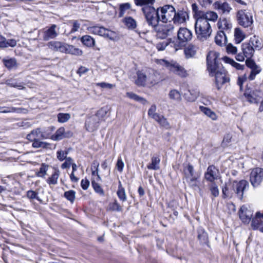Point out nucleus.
I'll list each match as a JSON object with an SVG mask.
<instances>
[{"label":"nucleus","mask_w":263,"mask_h":263,"mask_svg":"<svg viewBox=\"0 0 263 263\" xmlns=\"http://www.w3.org/2000/svg\"><path fill=\"white\" fill-rule=\"evenodd\" d=\"M58 121L60 123H65L70 118V115L68 113H59L57 115Z\"/></svg>","instance_id":"nucleus-55"},{"label":"nucleus","mask_w":263,"mask_h":263,"mask_svg":"<svg viewBox=\"0 0 263 263\" xmlns=\"http://www.w3.org/2000/svg\"><path fill=\"white\" fill-rule=\"evenodd\" d=\"M198 176H193L192 177L189 178L188 179H185L187 183L189 184V186L191 187L192 189L195 190L196 188H199V186L198 184Z\"/></svg>","instance_id":"nucleus-45"},{"label":"nucleus","mask_w":263,"mask_h":263,"mask_svg":"<svg viewBox=\"0 0 263 263\" xmlns=\"http://www.w3.org/2000/svg\"><path fill=\"white\" fill-rule=\"evenodd\" d=\"M200 18L208 22L209 21L215 22L218 18V15L217 13L214 11H203L202 14H201Z\"/></svg>","instance_id":"nucleus-29"},{"label":"nucleus","mask_w":263,"mask_h":263,"mask_svg":"<svg viewBox=\"0 0 263 263\" xmlns=\"http://www.w3.org/2000/svg\"><path fill=\"white\" fill-rule=\"evenodd\" d=\"M188 17V13L185 11L178 10L177 12L175 11L173 21L174 24L179 25L185 23L186 21V18Z\"/></svg>","instance_id":"nucleus-19"},{"label":"nucleus","mask_w":263,"mask_h":263,"mask_svg":"<svg viewBox=\"0 0 263 263\" xmlns=\"http://www.w3.org/2000/svg\"><path fill=\"white\" fill-rule=\"evenodd\" d=\"M160 159L158 157L153 156L152 158V162L147 165L148 170H158L159 168V164Z\"/></svg>","instance_id":"nucleus-41"},{"label":"nucleus","mask_w":263,"mask_h":263,"mask_svg":"<svg viewBox=\"0 0 263 263\" xmlns=\"http://www.w3.org/2000/svg\"><path fill=\"white\" fill-rule=\"evenodd\" d=\"M227 62L231 64L232 66L236 68L238 70H242L244 68V65H241L235 61H234L233 59H231L229 58H227Z\"/></svg>","instance_id":"nucleus-62"},{"label":"nucleus","mask_w":263,"mask_h":263,"mask_svg":"<svg viewBox=\"0 0 263 263\" xmlns=\"http://www.w3.org/2000/svg\"><path fill=\"white\" fill-rule=\"evenodd\" d=\"M81 42L86 46L88 47H93L95 45V40L89 35L82 36L80 39Z\"/></svg>","instance_id":"nucleus-35"},{"label":"nucleus","mask_w":263,"mask_h":263,"mask_svg":"<svg viewBox=\"0 0 263 263\" xmlns=\"http://www.w3.org/2000/svg\"><path fill=\"white\" fill-rule=\"evenodd\" d=\"M100 121L97 116L92 115L87 118L85 123V126L87 131L92 132L98 129L100 125Z\"/></svg>","instance_id":"nucleus-12"},{"label":"nucleus","mask_w":263,"mask_h":263,"mask_svg":"<svg viewBox=\"0 0 263 263\" xmlns=\"http://www.w3.org/2000/svg\"><path fill=\"white\" fill-rule=\"evenodd\" d=\"M135 4L137 6L142 7H153L155 3V0H134Z\"/></svg>","instance_id":"nucleus-38"},{"label":"nucleus","mask_w":263,"mask_h":263,"mask_svg":"<svg viewBox=\"0 0 263 263\" xmlns=\"http://www.w3.org/2000/svg\"><path fill=\"white\" fill-rule=\"evenodd\" d=\"M263 179V168L256 167L252 170L250 174V179L254 187L257 186Z\"/></svg>","instance_id":"nucleus-10"},{"label":"nucleus","mask_w":263,"mask_h":263,"mask_svg":"<svg viewBox=\"0 0 263 263\" xmlns=\"http://www.w3.org/2000/svg\"><path fill=\"white\" fill-rule=\"evenodd\" d=\"M131 8V5L129 3H126L124 4H121L120 5L119 7V17H122L124 16L125 11L127 10L130 9Z\"/></svg>","instance_id":"nucleus-53"},{"label":"nucleus","mask_w":263,"mask_h":263,"mask_svg":"<svg viewBox=\"0 0 263 263\" xmlns=\"http://www.w3.org/2000/svg\"><path fill=\"white\" fill-rule=\"evenodd\" d=\"M162 62L166 67L168 68L171 71L174 72L176 75L181 78H185L187 76L186 70L177 63L174 62H169L164 60H163Z\"/></svg>","instance_id":"nucleus-8"},{"label":"nucleus","mask_w":263,"mask_h":263,"mask_svg":"<svg viewBox=\"0 0 263 263\" xmlns=\"http://www.w3.org/2000/svg\"><path fill=\"white\" fill-rule=\"evenodd\" d=\"M91 184L95 191L101 196H104V191L99 183L96 182L95 180L91 181Z\"/></svg>","instance_id":"nucleus-49"},{"label":"nucleus","mask_w":263,"mask_h":263,"mask_svg":"<svg viewBox=\"0 0 263 263\" xmlns=\"http://www.w3.org/2000/svg\"><path fill=\"white\" fill-rule=\"evenodd\" d=\"M65 44L58 41H51L48 43V47L54 51L64 52Z\"/></svg>","instance_id":"nucleus-33"},{"label":"nucleus","mask_w":263,"mask_h":263,"mask_svg":"<svg viewBox=\"0 0 263 263\" xmlns=\"http://www.w3.org/2000/svg\"><path fill=\"white\" fill-rule=\"evenodd\" d=\"M245 96L250 103L258 104L263 97V92L259 89H255L250 93H245Z\"/></svg>","instance_id":"nucleus-17"},{"label":"nucleus","mask_w":263,"mask_h":263,"mask_svg":"<svg viewBox=\"0 0 263 263\" xmlns=\"http://www.w3.org/2000/svg\"><path fill=\"white\" fill-rule=\"evenodd\" d=\"M87 29L89 32L94 34L99 35L110 40L113 39L110 35V30L103 27L93 26L89 27Z\"/></svg>","instance_id":"nucleus-11"},{"label":"nucleus","mask_w":263,"mask_h":263,"mask_svg":"<svg viewBox=\"0 0 263 263\" xmlns=\"http://www.w3.org/2000/svg\"><path fill=\"white\" fill-rule=\"evenodd\" d=\"M65 128L64 127L59 128L55 134L52 136V139L54 140L58 141L64 138Z\"/></svg>","instance_id":"nucleus-48"},{"label":"nucleus","mask_w":263,"mask_h":263,"mask_svg":"<svg viewBox=\"0 0 263 263\" xmlns=\"http://www.w3.org/2000/svg\"><path fill=\"white\" fill-rule=\"evenodd\" d=\"M234 37L236 43L239 44L245 39L246 35L240 28H236L234 31Z\"/></svg>","instance_id":"nucleus-39"},{"label":"nucleus","mask_w":263,"mask_h":263,"mask_svg":"<svg viewBox=\"0 0 263 263\" xmlns=\"http://www.w3.org/2000/svg\"><path fill=\"white\" fill-rule=\"evenodd\" d=\"M251 226L254 230H259L263 232V214L257 212L255 216L252 219Z\"/></svg>","instance_id":"nucleus-18"},{"label":"nucleus","mask_w":263,"mask_h":263,"mask_svg":"<svg viewBox=\"0 0 263 263\" xmlns=\"http://www.w3.org/2000/svg\"><path fill=\"white\" fill-rule=\"evenodd\" d=\"M213 7L214 9L217 10L219 13L226 15L229 14L232 10L231 5L228 2H222L220 1H216L213 4Z\"/></svg>","instance_id":"nucleus-14"},{"label":"nucleus","mask_w":263,"mask_h":263,"mask_svg":"<svg viewBox=\"0 0 263 263\" xmlns=\"http://www.w3.org/2000/svg\"><path fill=\"white\" fill-rule=\"evenodd\" d=\"M217 25L219 29H222L223 31L224 30L226 31H227L228 33L229 32L232 27L230 21L228 20L226 18H220L217 23Z\"/></svg>","instance_id":"nucleus-25"},{"label":"nucleus","mask_w":263,"mask_h":263,"mask_svg":"<svg viewBox=\"0 0 263 263\" xmlns=\"http://www.w3.org/2000/svg\"><path fill=\"white\" fill-rule=\"evenodd\" d=\"M197 238L199 240L200 243L202 245H206L209 246V241L208 233L205 232L204 229L199 227L197 229Z\"/></svg>","instance_id":"nucleus-21"},{"label":"nucleus","mask_w":263,"mask_h":263,"mask_svg":"<svg viewBox=\"0 0 263 263\" xmlns=\"http://www.w3.org/2000/svg\"><path fill=\"white\" fill-rule=\"evenodd\" d=\"M199 92L196 90H187L184 93V97L186 100L193 102L198 97Z\"/></svg>","instance_id":"nucleus-34"},{"label":"nucleus","mask_w":263,"mask_h":263,"mask_svg":"<svg viewBox=\"0 0 263 263\" xmlns=\"http://www.w3.org/2000/svg\"><path fill=\"white\" fill-rule=\"evenodd\" d=\"M156 32V36L160 39H165L168 36L171 35L174 30L173 25L168 24L158 25L153 27Z\"/></svg>","instance_id":"nucleus-7"},{"label":"nucleus","mask_w":263,"mask_h":263,"mask_svg":"<svg viewBox=\"0 0 263 263\" xmlns=\"http://www.w3.org/2000/svg\"><path fill=\"white\" fill-rule=\"evenodd\" d=\"M109 208L112 211L120 212L122 210L121 206L118 203L117 200H115L114 202L110 203Z\"/></svg>","instance_id":"nucleus-63"},{"label":"nucleus","mask_w":263,"mask_h":263,"mask_svg":"<svg viewBox=\"0 0 263 263\" xmlns=\"http://www.w3.org/2000/svg\"><path fill=\"white\" fill-rule=\"evenodd\" d=\"M200 109L204 114L211 118L212 120L216 119L215 113L210 108L204 106H200Z\"/></svg>","instance_id":"nucleus-44"},{"label":"nucleus","mask_w":263,"mask_h":263,"mask_svg":"<svg viewBox=\"0 0 263 263\" xmlns=\"http://www.w3.org/2000/svg\"><path fill=\"white\" fill-rule=\"evenodd\" d=\"M155 120L157 121L161 126L166 129H169L171 128L168 122L163 116L159 115L158 118L156 119Z\"/></svg>","instance_id":"nucleus-42"},{"label":"nucleus","mask_w":263,"mask_h":263,"mask_svg":"<svg viewBox=\"0 0 263 263\" xmlns=\"http://www.w3.org/2000/svg\"><path fill=\"white\" fill-rule=\"evenodd\" d=\"M183 174L185 179L192 177L193 176H196L194 173L193 166L191 164H188L186 166H184L183 168Z\"/></svg>","instance_id":"nucleus-36"},{"label":"nucleus","mask_w":263,"mask_h":263,"mask_svg":"<svg viewBox=\"0 0 263 263\" xmlns=\"http://www.w3.org/2000/svg\"><path fill=\"white\" fill-rule=\"evenodd\" d=\"M142 11L149 26L154 27L158 25L159 21H160L159 8L155 9L154 6L146 7L142 8Z\"/></svg>","instance_id":"nucleus-3"},{"label":"nucleus","mask_w":263,"mask_h":263,"mask_svg":"<svg viewBox=\"0 0 263 263\" xmlns=\"http://www.w3.org/2000/svg\"><path fill=\"white\" fill-rule=\"evenodd\" d=\"M169 97L170 99L176 101H179L181 99L180 92L176 89L170 91Z\"/></svg>","instance_id":"nucleus-56"},{"label":"nucleus","mask_w":263,"mask_h":263,"mask_svg":"<svg viewBox=\"0 0 263 263\" xmlns=\"http://www.w3.org/2000/svg\"><path fill=\"white\" fill-rule=\"evenodd\" d=\"M239 215L243 222L248 223L253 216V211L250 206L243 205L239 210Z\"/></svg>","instance_id":"nucleus-13"},{"label":"nucleus","mask_w":263,"mask_h":263,"mask_svg":"<svg viewBox=\"0 0 263 263\" xmlns=\"http://www.w3.org/2000/svg\"><path fill=\"white\" fill-rule=\"evenodd\" d=\"M248 42L254 50H259L263 47L262 40L258 36L251 37Z\"/></svg>","instance_id":"nucleus-23"},{"label":"nucleus","mask_w":263,"mask_h":263,"mask_svg":"<svg viewBox=\"0 0 263 263\" xmlns=\"http://www.w3.org/2000/svg\"><path fill=\"white\" fill-rule=\"evenodd\" d=\"M251 71L249 76V79L250 80H253L255 79L256 75L260 72L261 69L256 64L255 67L254 66L253 68H251Z\"/></svg>","instance_id":"nucleus-58"},{"label":"nucleus","mask_w":263,"mask_h":263,"mask_svg":"<svg viewBox=\"0 0 263 263\" xmlns=\"http://www.w3.org/2000/svg\"><path fill=\"white\" fill-rule=\"evenodd\" d=\"M5 66L9 69H16L18 67L17 60L14 58H5L3 60Z\"/></svg>","instance_id":"nucleus-28"},{"label":"nucleus","mask_w":263,"mask_h":263,"mask_svg":"<svg viewBox=\"0 0 263 263\" xmlns=\"http://www.w3.org/2000/svg\"><path fill=\"white\" fill-rule=\"evenodd\" d=\"M123 22L129 29L133 30L137 27L136 21L130 16L125 17L123 20Z\"/></svg>","instance_id":"nucleus-40"},{"label":"nucleus","mask_w":263,"mask_h":263,"mask_svg":"<svg viewBox=\"0 0 263 263\" xmlns=\"http://www.w3.org/2000/svg\"><path fill=\"white\" fill-rule=\"evenodd\" d=\"M117 194L119 199L122 202H124L126 200L127 197L124 188L122 186L121 182L120 181H119Z\"/></svg>","instance_id":"nucleus-37"},{"label":"nucleus","mask_w":263,"mask_h":263,"mask_svg":"<svg viewBox=\"0 0 263 263\" xmlns=\"http://www.w3.org/2000/svg\"><path fill=\"white\" fill-rule=\"evenodd\" d=\"M227 39L224 32L223 30L218 31L215 37V42L216 44L220 46L226 44Z\"/></svg>","instance_id":"nucleus-30"},{"label":"nucleus","mask_w":263,"mask_h":263,"mask_svg":"<svg viewBox=\"0 0 263 263\" xmlns=\"http://www.w3.org/2000/svg\"><path fill=\"white\" fill-rule=\"evenodd\" d=\"M147 84L151 85H155L158 82V79H157V73L154 72L149 73L147 76Z\"/></svg>","instance_id":"nucleus-59"},{"label":"nucleus","mask_w":263,"mask_h":263,"mask_svg":"<svg viewBox=\"0 0 263 263\" xmlns=\"http://www.w3.org/2000/svg\"><path fill=\"white\" fill-rule=\"evenodd\" d=\"M193 37L192 31L186 28H180L178 31L177 37L179 43H185L190 41Z\"/></svg>","instance_id":"nucleus-15"},{"label":"nucleus","mask_w":263,"mask_h":263,"mask_svg":"<svg viewBox=\"0 0 263 263\" xmlns=\"http://www.w3.org/2000/svg\"><path fill=\"white\" fill-rule=\"evenodd\" d=\"M48 168V165H46L45 163H42L41 167L40 168V171L36 173V176L43 178L45 177V176L46 175Z\"/></svg>","instance_id":"nucleus-57"},{"label":"nucleus","mask_w":263,"mask_h":263,"mask_svg":"<svg viewBox=\"0 0 263 263\" xmlns=\"http://www.w3.org/2000/svg\"><path fill=\"white\" fill-rule=\"evenodd\" d=\"M194 27L197 38L201 41L206 40L212 32L209 23L201 18L196 20Z\"/></svg>","instance_id":"nucleus-1"},{"label":"nucleus","mask_w":263,"mask_h":263,"mask_svg":"<svg viewBox=\"0 0 263 263\" xmlns=\"http://www.w3.org/2000/svg\"><path fill=\"white\" fill-rule=\"evenodd\" d=\"M236 18L238 24L245 28L250 27L253 23L252 13L246 10L238 11Z\"/></svg>","instance_id":"nucleus-5"},{"label":"nucleus","mask_w":263,"mask_h":263,"mask_svg":"<svg viewBox=\"0 0 263 263\" xmlns=\"http://www.w3.org/2000/svg\"><path fill=\"white\" fill-rule=\"evenodd\" d=\"M60 175V171L55 170L51 176L47 180V182L49 184L55 185L57 184L58 179Z\"/></svg>","instance_id":"nucleus-43"},{"label":"nucleus","mask_w":263,"mask_h":263,"mask_svg":"<svg viewBox=\"0 0 263 263\" xmlns=\"http://www.w3.org/2000/svg\"><path fill=\"white\" fill-rule=\"evenodd\" d=\"M126 95L130 99H133L137 102H139L143 104H145L146 103V100L144 98L141 97L133 92H127Z\"/></svg>","instance_id":"nucleus-46"},{"label":"nucleus","mask_w":263,"mask_h":263,"mask_svg":"<svg viewBox=\"0 0 263 263\" xmlns=\"http://www.w3.org/2000/svg\"><path fill=\"white\" fill-rule=\"evenodd\" d=\"M137 79L135 80V84L140 86H144L147 84V76L141 71L137 73Z\"/></svg>","instance_id":"nucleus-31"},{"label":"nucleus","mask_w":263,"mask_h":263,"mask_svg":"<svg viewBox=\"0 0 263 263\" xmlns=\"http://www.w3.org/2000/svg\"><path fill=\"white\" fill-rule=\"evenodd\" d=\"M108 110L106 107H102L97 111L94 116H97L99 119L100 122L105 120V118L107 115Z\"/></svg>","instance_id":"nucleus-47"},{"label":"nucleus","mask_w":263,"mask_h":263,"mask_svg":"<svg viewBox=\"0 0 263 263\" xmlns=\"http://www.w3.org/2000/svg\"><path fill=\"white\" fill-rule=\"evenodd\" d=\"M211 184L209 186V189L211 192V195L213 197H217L219 196V191L217 185L215 182H211Z\"/></svg>","instance_id":"nucleus-51"},{"label":"nucleus","mask_w":263,"mask_h":263,"mask_svg":"<svg viewBox=\"0 0 263 263\" xmlns=\"http://www.w3.org/2000/svg\"><path fill=\"white\" fill-rule=\"evenodd\" d=\"M161 14H160V21L163 23L167 21H173L175 14V9L172 5H165L163 7H159Z\"/></svg>","instance_id":"nucleus-6"},{"label":"nucleus","mask_w":263,"mask_h":263,"mask_svg":"<svg viewBox=\"0 0 263 263\" xmlns=\"http://www.w3.org/2000/svg\"><path fill=\"white\" fill-rule=\"evenodd\" d=\"M219 170L214 165H211L208 166L204 173V178L206 181L213 182L218 178Z\"/></svg>","instance_id":"nucleus-16"},{"label":"nucleus","mask_w":263,"mask_h":263,"mask_svg":"<svg viewBox=\"0 0 263 263\" xmlns=\"http://www.w3.org/2000/svg\"><path fill=\"white\" fill-rule=\"evenodd\" d=\"M192 8L195 20L200 18L201 14H202L203 11L198 10V6L196 3H194L192 5Z\"/></svg>","instance_id":"nucleus-52"},{"label":"nucleus","mask_w":263,"mask_h":263,"mask_svg":"<svg viewBox=\"0 0 263 263\" xmlns=\"http://www.w3.org/2000/svg\"><path fill=\"white\" fill-rule=\"evenodd\" d=\"M64 197L71 203H73L76 198V192L73 190L66 191L64 194Z\"/></svg>","instance_id":"nucleus-50"},{"label":"nucleus","mask_w":263,"mask_h":263,"mask_svg":"<svg viewBox=\"0 0 263 263\" xmlns=\"http://www.w3.org/2000/svg\"><path fill=\"white\" fill-rule=\"evenodd\" d=\"M40 139H35L32 143V146L34 148H47L50 145L49 143L40 141Z\"/></svg>","instance_id":"nucleus-54"},{"label":"nucleus","mask_w":263,"mask_h":263,"mask_svg":"<svg viewBox=\"0 0 263 263\" xmlns=\"http://www.w3.org/2000/svg\"><path fill=\"white\" fill-rule=\"evenodd\" d=\"M170 41H163L158 43L156 45L157 49L159 51H162L165 49V47L168 45H170L171 47H173L175 48V51L179 49L182 45L180 43L177 44L174 41H171V39H169Z\"/></svg>","instance_id":"nucleus-22"},{"label":"nucleus","mask_w":263,"mask_h":263,"mask_svg":"<svg viewBox=\"0 0 263 263\" xmlns=\"http://www.w3.org/2000/svg\"><path fill=\"white\" fill-rule=\"evenodd\" d=\"M57 25L52 24L48 29L44 31L43 39L44 41H48L50 39L55 38L58 34L55 31Z\"/></svg>","instance_id":"nucleus-20"},{"label":"nucleus","mask_w":263,"mask_h":263,"mask_svg":"<svg viewBox=\"0 0 263 263\" xmlns=\"http://www.w3.org/2000/svg\"><path fill=\"white\" fill-rule=\"evenodd\" d=\"M72 161L73 159L71 157L66 158L65 162L61 165V168L63 169L69 168Z\"/></svg>","instance_id":"nucleus-64"},{"label":"nucleus","mask_w":263,"mask_h":263,"mask_svg":"<svg viewBox=\"0 0 263 263\" xmlns=\"http://www.w3.org/2000/svg\"><path fill=\"white\" fill-rule=\"evenodd\" d=\"M21 108H15L14 107H0V112L2 113H7L11 112L16 111L17 112H20Z\"/></svg>","instance_id":"nucleus-61"},{"label":"nucleus","mask_w":263,"mask_h":263,"mask_svg":"<svg viewBox=\"0 0 263 263\" xmlns=\"http://www.w3.org/2000/svg\"><path fill=\"white\" fill-rule=\"evenodd\" d=\"M233 188L234 195L239 200H242L244 192L248 190L249 186V182L245 180L239 181H233L230 185Z\"/></svg>","instance_id":"nucleus-4"},{"label":"nucleus","mask_w":263,"mask_h":263,"mask_svg":"<svg viewBox=\"0 0 263 263\" xmlns=\"http://www.w3.org/2000/svg\"><path fill=\"white\" fill-rule=\"evenodd\" d=\"M209 75L215 77V84L218 90H220L223 84L230 81V78L222 65L218 67L213 71H210Z\"/></svg>","instance_id":"nucleus-2"},{"label":"nucleus","mask_w":263,"mask_h":263,"mask_svg":"<svg viewBox=\"0 0 263 263\" xmlns=\"http://www.w3.org/2000/svg\"><path fill=\"white\" fill-rule=\"evenodd\" d=\"M241 51L246 58H251L254 55L255 50L249 42H245L241 45Z\"/></svg>","instance_id":"nucleus-24"},{"label":"nucleus","mask_w":263,"mask_h":263,"mask_svg":"<svg viewBox=\"0 0 263 263\" xmlns=\"http://www.w3.org/2000/svg\"><path fill=\"white\" fill-rule=\"evenodd\" d=\"M156 110V106L155 105H152L148 110V115L154 120L158 118L159 115V114L155 112Z\"/></svg>","instance_id":"nucleus-60"},{"label":"nucleus","mask_w":263,"mask_h":263,"mask_svg":"<svg viewBox=\"0 0 263 263\" xmlns=\"http://www.w3.org/2000/svg\"><path fill=\"white\" fill-rule=\"evenodd\" d=\"M219 53L213 51H210L209 52L206 56V63H207V69L209 72L213 71L220 66L222 65L220 63H219L217 59Z\"/></svg>","instance_id":"nucleus-9"},{"label":"nucleus","mask_w":263,"mask_h":263,"mask_svg":"<svg viewBox=\"0 0 263 263\" xmlns=\"http://www.w3.org/2000/svg\"><path fill=\"white\" fill-rule=\"evenodd\" d=\"M197 47L190 44L184 49V53L186 59L194 58L197 52Z\"/></svg>","instance_id":"nucleus-26"},{"label":"nucleus","mask_w":263,"mask_h":263,"mask_svg":"<svg viewBox=\"0 0 263 263\" xmlns=\"http://www.w3.org/2000/svg\"><path fill=\"white\" fill-rule=\"evenodd\" d=\"M64 52L66 53L71 54L75 55H81L83 54L82 50L78 48L75 47L73 45L66 44Z\"/></svg>","instance_id":"nucleus-27"},{"label":"nucleus","mask_w":263,"mask_h":263,"mask_svg":"<svg viewBox=\"0 0 263 263\" xmlns=\"http://www.w3.org/2000/svg\"><path fill=\"white\" fill-rule=\"evenodd\" d=\"M231 184L226 183L225 185L222 189V194L223 198H231L234 195V191H233V188L230 185Z\"/></svg>","instance_id":"nucleus-32"}]
</instances>
